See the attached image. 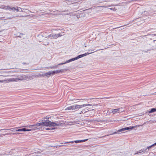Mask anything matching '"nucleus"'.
<instances>
[{
	"mask_svg": "<svg viewBox=\"0 0 156 156\" xmlns=\"http://www.w3.org/2000/svg\"><path fill=\"white\" fill-rule=\"evenodd\" d=\"M62 123L60 122L55 121V122H51L49 120H47L46 121L43 122H41L36 124L34 125H31V128L30 129V131L32 130H36L37 129H42V126H61Z\"/></svg>",
	"mask_w": 156,
	"mask_h": 156,
	"instance_id": "nucleus-1",
	"label": "nucleus"
},
{
	"mask_svg": "<svg viewBox=\"0 0 156 156\" xmlns=\"http://www.w3.org/2000/svg\"><path fill=\"white\" fill-rule=\"evenodd\" d=\"M26 78V76L24 75H22L20 76L18 78H11L7 79V80H0V83H8L11 82H17L19 80H22L24 79H25Z\"/></svg>",
	"mask_w": 156,
	"mask_h": 156,
	"instance_id": "nucleus-2",
	"label": "nucleus"
},
{
	"mask_svg": "<svg viewBox=\"0 0 156 156\" xmlns=\"http://www.w3.org/2000/svg\"><path fill=\"white\" fill-rule=\"evenodd\" d=\"M137 126H129V127H126L124 128H122L118 130L117 131L118 132H124L126 130H128L129 129H132L135 128Z\"/></svg>",
	"mask_w": 156,
	"mask_h": 156,
	"instance_id": "nucleus-3",
	"label": "nucleus"
},
{
	"mask_svg": "<svg viewBox=\"0 0 156 156\" xmlns=\"http://www.w3.org/2000/svg\"><path fill=\"white\" fill-rule=\"evenodd\" d=\"M2 8L5 9H8L10 10V11L12 10L13 11L14 10L16 9V8H15L14 7H13L12 8L10 7L9 6H5L4 5H2Z\"/></svg>",
	"mask_w": 156,
	"mask_h": 156,
	"instance_id": "nucleus-4",
	"label": "nucleus"
},
{
	"mask_svg": "<svg viewBox=\"0 0 156 156\" xmlns=\"http://www.w3.org/2000/svg\"><path fill=\"white\" fill-rule=\"evenodd\" d=\"M77 59V57H76L75 58H72L70 59L67 60L65 62L60 63L58 64V65H62L63 64H64L66 63H67L70 62L72 61H74V60H76Z\"/></svg>",
	"mask_w": 156,
	"mask_h": 156,
	"instance_id": "nucleus-5",
	"label": "nucleus"
},
{
	"mask_svg": "<svg viewBox=\"0 0 156 156\" xmlns=\"http://www.w3.org/2000/svg\"><path fill=\"white\" fill-rule=\"evenodd\" d=\"M73 110H78L82 108V105H73Z\"/></svg>",
	"mask_w": 156,
	"mask_h": 156,
	"instance_id": "nucleus-6",
	"label": "nucleus"
},
{
	"mask_svg": "<svg viewBox=\"0 0 156 156\" xmlns=\"http://www.w3.org/2000/svg\"><path fill=\"white\" fill-rule=\"evenodd\" d=\"M18 129H17V131L18 132H24V131H30V129H27L25 128H20L21 127H19Z\"/></svg>",
	"mask_w": 156,
	"mask_h": 156,
	"instance_id": "nucleus-7",
	"label": "nucleus"
},
{
	"mask_svg": "<svg viewBox=\"0 0 156 156\" xmlns=\"http://www.w3.org/2000/svg\"><path fill=\"white\" fill-rule=\"evenodd\" d=\"M15 35L17 36V37H19L20 38L22 37L23 39L25 38V37H23V36L25 35V34H24L19 33H18Z\"/></svg>",
	"mask_w": 156,
	"mask_h": 156,
	"instance_id": "nucleus-8",
	"label": "nucleus"
},
{
	"mask_svg": "<svg viewBox=\"0 0 156 156\" xmlns=\"http://www.w3.org/2000/svg\"><path fill=\"white\" fill-rule=\"evenodd\" d=\"M74 142H75L76 143H81V140H75L74 141H71L67 142L64 143V144H69V143L73 144L74 143Z\"/></svg>",
	"mask_w": 156,
	"mask_h": 156,
	"instance_id": "nucleus-9",
	"label": "nucleus"
},
{
	"mask_svg": "<svg viewBox=\"0 0 156 156\" xmlns=\"http://www.w3.org/2000/svg\"><path fill=\"white\" fill-rule=\"evenodd\" d=\"M156 112V108H152L151 110L148 111V113H152L153 112Z\"/></svg>",
	"mask_w": 156,
	"mask_h": 156,
	"instance_id": "nucleus-10",
	"label": "nucleus"
},
{
	"mask_svg": "<svg viewBox=\"0 0 156 156\" xmlns=\"http://www.w3.org/2000/svg\"><path fill=\"white\" fill-rule=\"evenodd\" d=\"M37 153L34 152L32 154H30L29 155H26L25 156H36L37 155Z\"/></svg>",
	"mask_w": 156,
	"mask_h": 156,
	"instance_id": "nucleus-11",
	"label": "nucleus"
},
{
	"mask_svg": "<svg viewBox=\"0 0 156 156\" xmlns=\"http://www.w3.org/2000/svg\"><path fill=\"white\" fill-rule=\"evenodd\" d=\"M20 127H15L13 128L10 129V130L12 132H16L17 131V129L19 128Z\"/></svg>",
	"mask_w": 156,
	"mask_h": 156,
	"instance_id": "nucleus-12",
	"label": "nucleus"
},
{
	"mask_svg": "<svg viewBox=\"0 0 156 156\" xmlns=\"http://www.w3.org/2000/svg\"><path fill=\"white\" fill-rule=\"evenodd\" d=\"M65 110H73V105L70 106L67 108H66Z\"/></svg>",
	"mask_w": 156,
	"mask_h": 156,
	"instance_id": "nucleus-13",
	"label": "nucleus"
},
{
	"mask_svg": "<svg viewBox=\"0 0 156 156\" xmlns=\"http://www.w3.org/2000/svg\"><path fill=\"white\" fill-rule=\"evenodd\" d=\"M62 33H63V32H62L61 33H59L57 34H56V35H57V36H56L57 38H58V37H60L62 36L64 34H62Z\"/></svg>",
	"mask_w": 156,
	"mask_h": 156,
	"instance_id": "nucleus-14",
	"label": "nucleus"
},
{
	"mask_svg": "<svg viewBox=\"0 0 156 156\" xmlns=\"http://www.w3.org/2000/svg\"><path fill=\"white\" fill-rule=\"evenodd\" d=\"M56 74L59 73H62L63 72V69L61 70H57L55 71Z\"/></svg>",
	"mask_w": 156,
	"mask_h": 156,
	"instance_id": "nucleus-15",
	"label": "nucleus"
},
{
	"mask_svg": "<svg viewBox=\"0 0 156 156\" xmlns=\"http://www.w3.org/2000/svg\"><path fill=\"white\" fill-rule=\"evenodd\" d=\"M66 1H67L66 3L68 4H73V3H75L74 1H70L69 0H66Z\"/></svg>",
	"mask_w": 156,
	"mask_h": 156,
	"instance_id": "nucleus-16",
	"label": "nucleus"
},
{
	"mask_svg": "<svg viewBox=\"0 0 156 156\" xmlns=\"http://www.w3.org/2000/svg\"><path fill=\"white\" fill-rule=\"evenodd\" d=\"M20 133H5L4 134H2V135H8L9 134H19Z\"/></svg>",
	"mask_w": 156,
	"mask_h": 156,
	"instance_id": "nucleus-17",
	"label": "nucleus"
},
{
	"mask_svg": "<svg viewBox=\"0 0 156 156\" xmlns=\"http://www.w3.org/2000/svg\"><path fill=\"white\" fill-rule=\"evenodd\" d=\"M44 75L47 77H49L51 75V73L50 71L44 73Z\"/></svg>",
	"mask_w": 156,
	"mask_h": 156,
	"instance_id": "nucleus-18",
	"label": "nucleus"
},
{
	"mask_svg": "<svg viewBox=\"0 0 156 156\" xmlns=\"http://www.w3.org/2000/svg\"><path fill=\"white\" fill-rule=\"evenodd\" d=\"M94 52H93L90 53H88L87 52V53H86L83 54H82V55H82V57H83L84 56H86V55H89V54H91V53H93Z\"/></svg>",
	"mask_w": 156,
	"mask_h": 156,
	"instance_id": "nucleus-19",
	"label": "nucleus"
},
{
	"mask_svg": "<svg viewBox=\"0 0 156 156\" xmlns=\"http://www.w3.org/2000/svg\"><path fill=\"white\" fill-rule=\"evenodd\" d=\"M118 112H123L124 111V110L123 109V108H118Z\"/></svg>",
	"mask_w": 156,
	"mask_h": 156,
	"instance_id": "nucleus-20",
	"label": "nucleus"
},
{
	"mask_svg": "<svg viewBox=\"0 0 156 156\" xmlns=\"http://www.w3.org/2000/svg\"><path fill=\"white\" fill-rule=\"evenodd\" d=\"M118 108L115 109H113L112 112L113 114H114L118 112Z\"/></svg>",
	"mask_w": 156,
	"mask_h": 156,
	"instance_id": "nucleus-21",
	"label": "nucleus"
},
{
	"mask_svg": "<svg viewBox=\"0 0 156 156\" xmlns=\"http://www.w3.org/2000/svg\"><path fill=\"white\" fill-rule=\"evenodd\" d=\"M56 34H51V37L55 39L57 38Z\"/></svg>",
	"mask_w": 156,
	"mask_h": 156,
	"instance_id": "nucleus-22",
	"label": "nucleus"
},
{
	"mask_svg": "<svg viewBox=\"0 0 156 156\" xmlns=\"http://www.w3.org/2000/svg\"><path fill=\"white\" fill-rule=\"evenodd\" d=\"M147 150V148H146V149H141L139 151V153H141L142 152H143L144 151H146Z\"/></svg>",
	"mask_w": 156,
	"mask_h": 156,
	"instance_id": "nucleus-23",
	"label": "nucleus"
},
{
	"mask_svg": "<svg viewBox=\"0 0 156 156\" xmlns=\"http://www.w3.org/2000/svg\"><path fill=\"white\" fill-rule=\"evenodd\" d=\"M91 105H92L90 104H84L83 105H82V107H85L86 106H90Z\"/></svg>",
	"mask_w": 156,
	"mask_h": 156,
	"instance_id": "nucleus-24",
	"label": "nucleus"
},
{
	"mask_svg": "<svg viewBox=\"0 0 156 156\" xmlns=\"http://www.w3.org/2000/svg\"><path fill=\"white\" fill-rule=\"evenodd\" d=\"M59 65H58V64L57 65H55V66H51V69H54V68H57V67L58 66H59Z\"/></svg>",
	"mask_w": 156,
	"mask_h": 156,
	"instance_id": "nucleus-25",
	"label": "nucleus"
},
{
	"mask_svg": "<svg viewBox=\"0 0 156 156\" xmlns=\"http://www.w3.org/2000/svg\"><path fill=\"white\" fill-rule=\"evenodd\" d=\"M16 8H17V9L16 8V9L15 10H17V11H21L22 9L21 8L18 7H16Z\"/></svg>",
	"mask_w": 156,
	"mask_h": 156,
	"instance_id": "nucleus-26",
	"label": "nucleus"
},
{
	"mask_svg": "<svg viewBox=\"0 0 156 156\" xmlns=\"http://www.w3.org/2000/svg\"><path fill=\"white\" fill-rule=\"evenodd\" d=\"M50 72L51 73V74L54 75V74H56L55 71H50Z\"/></svg>",
	"mask_w": 156,
	"mask_h": 156,
	"instance_id": "nucleus-27",
	"label": "nucleus"
},
{
	"mask_svg": "<svg viewBox=\"0 0 156 156\" xmlns=\"http://www.w3.org/2000/svg\"><path fill=\"white\" fill-rule=\"evenodd\" d=\"M45 76L44 75V73L43 74H39V75L38 76V77H41V76Z\"/></svg>",
	"mask_w": 156,
	"mask_h": 156,
	"instance_id": "nucleus-28",
	"label": "nucleus"
},
{
	"mask_svg": "<svg viewBox=\"0 0 156 156\" xmlns=\"http://www.w3.org/2000/svg\"><path fill=\"white\" fill-rule=\"evenodd\" d=\"M24 127H27V128H30H30H31V125H30V126H24Z\"/></svg>",
	"mask_w": 156,
	"mask_h": 156,
	"instance_id": "nucleus-29",
	"label": "nucleus"
},
{
	"mask_svg": "<svg viewBox=\"0 0 156 156\" xmlns=\"http://www.w3.org/2000/svg\"><path fill=\"white\" fill-rule=\"evenodd\" d=\"M153 147V146H152V145L149 147H147V149H148V150H149L150 148H151L152 147Z\"/></svg>",
	"mask_w": 156,
	"mask_h": 156,
	"instance_id": "nucleus-30",
	"label": "nucleus"
},
{
	"mask_svg": "<svg viewBox=\"0 0 156 156\" xmlns=\"http://www.w3.org/2000/svg\"><path fill=\"white\" fill-rule=\"evenodd\" d=\"M77 57V59H78L79 58H82V55H78Z\"/></svg>",
	"mask_w": 156,
	"mask_h": 156,
	"instance_id": "nucleus-31",
	"label": "nucleus"
},
{
	"mask_svg": "<svg viewBox=\"0 0 156 156\" xmlns=\"http://www.w3.org/2000/svg\"><path fill=\"white\" fill-rule=\"evenodd\" d=\"M51 36V34L48 35L47 37H46V38L48 37V38H50L51 37H52Z\"/></svg>",
	"mask_w": 156,
	"mask_h": 156,
	"instance_id": "nucleus-32",
	"label": "nucleus"
},
{
	"mask_svg": "<svg viewBox=\"0 0 156 156\" xmlns=\"http://www.w3.org/2000/svg\"><path fill=\"white\" fill-rule=\"evenodd\" d=\"M87 140H88V139H84V140H81V142H85V141H87Z\"/></svg>",
	"mask_w": 156,
	"mask_h": 156,
	"instance_id": "nucleus-33",
	"label": "nucleus"
},
{
	"mask_svg": "<svg viewBox=\"0 0 156 156\" xmlns=\"http://www.w3.org/2000/svg\"><path fill=\"white\" fill-rule=\"evenodd\" d=\"M55 129V127H51L50 128V130H53Z\"/></svg>",
	"mask_w": 156,
	"mask_h": 156,
	"instance_id": "nucleus-34",
	"label": "nucleus"
},
{
	"mask_svg": "<svg viewBox=\"0 0 156 156\" xmlns=\"http://www.w3.org/2000/svg\"><path fill=\"white\" fill-rule=\"evenodd\" d=\"M67 145H59V146H58L59 147H62V146H67Z\"/></svg>",
	"mask_w": 156,
	"mask_h": 156,
	"instance_id": "nucleus-35",
	"label": "nucleus"
},
{
	"mask_svg": "<svg viewBox=\"0 0 156 156\" xmlns=\"http://www.w3.org/2000/svg\"><path fill=\"white\" fill-rule=\"evenodd\" d=\"M22 64H26V65H28L29 64V63H25V62H23V63H22Z\"/></svg>",
	"mask_w": 156,
	"mask_h": 156,
	"instance_id": "nucleus-36",
	"label": "nucleus"
},
{
	"mask_svg": "<svg viewBox=\"0 0 156 156\" xmlns=\"http://www.w3.org/2000/svg\"><path fill=\"white\" fill-rule=\"evenodd\" d=\"M51 66H49V67H46V68L47 69H51Z\"/></svg>",
	"mask_w": 156,
	"mask_h": 156,
	"instance_id": "nucleus-37",
	"label": "nucleus"
},
{
	"mask_svg": "<svg viewBox=\"0 0 156 156\" xmlns=\"http://www.w3.org/2000/svg\"><path fill=\"white\" fill-rule=\"evenodd\" d=\"M156 145V142L152 144V146L154 147V146Z\"/></svg>",
	"mask_w": 156,
	"mask_h": 156,
	"instance_id": "nucleus-38",
	"label": "nucleus"
},
{
	"mask_svg": "<svg viewBox=\"0 0 156 156\" xmlns=\"http://www.w3.org/2000/svg\"><path fill=\"white\" fill-rule=\"evenodd\" d=\"M107 6H110V5H109V6H105V5H104V6H102L101 7H107Z\"/></svg>",
	"mask_w": 156,
	"mask_h": 156,
	"instance_id": "nucleus-39",
	"label": "nucleus"
},
{
	"mask_svg": "<svg viewBox=\"0 0 156 156\" xmlns=\"http://www.w3.org/2000/svg\"><path fill=\"white\" fill-rule=\"evenodd\" d=\"M4 130H10V129H4Z\"/></svg>",
	"mask_w": 156,
	"mask_h": 156,
	"instance_id": "nucleus-40",
	"label": "nucleus"
},
{
	"mask_svg": "<svg viewBox=\"0 0 156 156\" xmlns=\"http://www.w3.org/2000/svg\"><path fill=\"white\" fill-rule=\"evenodd\" d=\"M46 130H50V128H48L46 129Z\"/></svg>",
	"mask_w": 156,
	"mask_h": 156,
	"instance_id": "nucleus-41",
	"label": "nucleus"
},
{
	"mask_svg": "<svg viewBox=\"0 0 156 156\" xmlns=\"http://www.w3.org/2000/svg\"><path fill=\"white\" fill-rule=\"evenodd\" d=\"M117 133V132H114L113 133H112V134H116Z\"/></svg>",
	"mask_w": 156,
	"mask_h": 156,
	"instance_id": "nucleus-42",
	"label": "nucleus"
},
{
	"mask_svg": "<svg viewBox=\"0 0 156 156\" xmlns=\"http://www.w3.org/2000/svg\"><path fill=\"white\" fill-rule=\"evenodd\" d=\"M49 43L48 42L47 44V45H48L49 44Z\"/></svg>",
	"mask_w": 156,
	"mask_h": 156,
	"instance_id": "nucleus-43",
	"label": "nucleus"
},
{
	"mask_svg": "<svg viewBox=\"0 0 156 156\" xmlns=\"http://www.w3.org/2000/svg\"><path fill=\"white\" fill-rule=\"evenodd\" d=\"M4 130V129H0V131H2V130Z\"/></svg>",
	"mask_w": 156,
	"mask_h": 156,
	"instance_id": "nucleus-44",
	"label": "nucleus"
},
{
	"mask_svg": "<svg viewBox=\"0 0 156 156\" xmlns=\"http://www.w3.org/2000/svg\"><path fill=\"white\" fill-rule=\"evenodd\" d=\"M83 113V112H82V111H81V112L80 113V114H81V113Z\"/></svg>",
	"mask_w": 156,
	"mask_h": 156,
	"instance_id": "nucleus-45",
	"label": "nucleus"
},
{
	"mask_svg": "<svg viewBox=\"0 0 156 156\" xmlns=\"http://www.w3.org/2000/svg\"><path fill=\"white\" fill-rule=\"evenodd\" d=\"M88 51H92V50H88Z\"/></svg>",
	"mask_w": 156,
	"mask_h": 156,
	"instance_id": "nucleus-46",
	"label": "nucleus"
},
{
	"mask_svg": "<svg viewBox=\"0 0 156 156\" xmlns=\"http://www.w3.org/2000/svg\"><path fill=\"white\" fill-rule=\"evenodd\" d=\"M87 47L86 46H85V47Z\"/></svg>",
	"mask_w": 156,
	"mask_h": 156,
	"instance_id": "nucleus-47",
	"label": "nucleus"
},
{
	"mask_svg": "<svg viewBox=\"0 0 156 156\" xmlns=\"http://www.w3.org/2000/svg\"><path fill=\"white\" fill-rule=\"evenodd\" d=\"M64 145H66V144Z\"/></svg>",
	"mask_w": 156,
	"mask_h": 156,
	"instance_id": "nucleus-48",
	"label": "nucleus"
}]
</instances>
